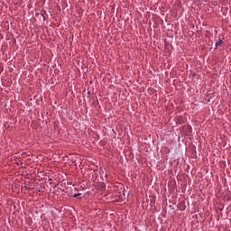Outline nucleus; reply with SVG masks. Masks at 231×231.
<instances>
[{
    "instance_id": "obj_1",
    "label": "nucleus",
    "mask_w": 231,
    "mask_h": 231,
    "mask_svg": "<svg viewBox=\"0 0 231 231\" xmlns=\"http://www.w3.org/2000/svg\"><path fill=\"white\" fill-rule=\"evenodd\" d=\"M179 208H180V210H185V208H186L185 203L184 202H180L179 204Z\"/></svg>"
},
{
    "instance_id": "obj_2",
    "label": "nucleus",
    "mask_w": 231,
    "mask_h": 231,
    "mask_svg": "<svg viewBox=\"0 0 231 231\" xmlns=\"http://www.w3.org/2000/svg\"><path fill=\"white\" fill-rule=\"evenodd\" d=\"M223 42V40L219 39L217 42H216V47L215 50L217 49V46H221V43Z\"/></svg>"
},
{
    "instance_id": "obj_3",
    "label": "nucleus",
    "mask_w": 231,
    "mask_h": 231,
    "mask_svg": "<svg viewBox=\"0 0 231 231\" xmlns=\"http://www.w3.org/2000/svg\"><path fill=\"white\" fill-rule=\"evenodd\" d=\"M79 196H82V194H80V193L74 194V195H73V198H79Z\"/></svg>"
}]
</instances>
